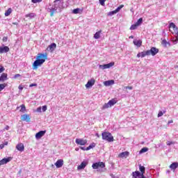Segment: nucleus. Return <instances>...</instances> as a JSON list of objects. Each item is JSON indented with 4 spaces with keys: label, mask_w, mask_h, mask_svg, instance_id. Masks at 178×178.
Wrapping results in <instances>:
<instances>
[{
    "label": "nucleus",
    "mask_w": 178,
    "mask_h": 178,
    "mask_svg": "<svg viewBox=\"0 0 178 178\" xmlns=\"http://www.w3.org/2000/svg\"><path fill=\"white\" fill-rule=\"evenodd\" d=\"M159 52V49H156V47H152L149 50L143 51L142 58H145V56H149V55H152V56H155V55H156V54H158Z\"/></svg>",
    "instance_id": "1"
},
{
    "label": "nucleus",
    "mask_w": 178,
    "mask_h": 178,
    "mask_svg": "<svg viewBox=\"0 0 178 178\" xmlns=\"http://www.w3.org/2000/svg\"><path fill=\"white\" fill-rule=\"evenodd\" d=\"M102 137L103 140L108 141V143H112L113 141V136L109 132L104 131L102 134Z\"/></svg>",
    "instance_id": "2"
},
{
    "label": "nucleus",
    "mask_w": 178,
    "mask_h": 178,
    "mask_svg": "<svg viewBox=\"0 0 178 178\" xmlns=\"http://www.w3.org/2000/svg\"><path fill=\"white\" fill-rule=\"evenodd\" d=\"M54 8L57 12H61V10L63 9V1L60 0L54 1V5H53Z\"/></svg>",
    "instance_id": "3"
},
{
    "label": "nucleus",
    "mask_w": 178,
    "mask_h": 178,
    "mask_svg": "<svg viewBox=\"0 0 178 178\" xmlns=\"http://www.w3.org/2000/svg\"><path fill=\"white\" fill-rule=\"evenodd\" d=\"M45 62V59H41V58H37L36 60L33 62V70H35L36 69L38 68V66H41L42 63Z\"/></svg>",
    "instance_id": "4"
},
{
    "label": "nucleus",
    "mask_w": 178,
    "mask_h": 178,
    "mask_svg": "<svg viewBox=\"0 0 178 178\" xmlns=\"http://www.w3.org/2000/svg\"><path fill=\"white\" fill-rule=\"evenodd\" d=\"M118 102L115 99H112L111 100L108 101V103H106L102 106V109H108V108H111V106H113Z\"/></svg>",
    "instance_id": "5"
},
{
    "label": "nucleus",
    "mask_w": 178,
    "mask_h": 178,
    "mask_svg": "<svg viewBox=\"0 0 178 178\" xmlns=\"http://www.w3.org/2000/svg\"><path fill=\"white\" fill-rule=\"evenodd\" d=\"M47 12H49V13H50L51 17H53V16H54V15H55V13H58V11L56 10L54 5H51V4L47 8Z\"/></svg>",
    "instance_id": "6"
},
{
    "label": "nucleus",
    "mask_w": 178,
    "mask_h": 178,
    "mask_svg": "<svg viewBox=\"0 0 178 178\" xmlns=\"http://www.w3.org/2000/svg\"><path fill=\"white\" fill-rule=\"evenodd\" d=\"M92 168L93 169H98V168H105V163L104 162H98V163H95L92 165Z\"/></svg>",
    "instance_id": "7"
},
{
    "label": "nucleus",
    "mask_w": 178,
    "mask_h": 178,
    "mask_svg": "<svg viewBox=\"0 0 178 178\" xmlns=\"http://www.w3.org/2000/svg\"><path fill=\"white\" fill-rule=\"evenodd\" d=\"M114 65L115 63H109L108 64L99 65V67L102 69V70H104V69H109L110 67H112Z\"/></svg>",
    "instance_id": "8"
},
{
    "label": "nucleus",
    "mask_w": 178,
    "mask_h": 178,
    "mask_svg": "<svg viewBox=\"0 0 178 178\" xmlns=\"http://www.w3.org/2000/svg\"><path fill=\"white\" fill-rule=\"evenodd\" d=\"M75 143L78 145H86V144H87V140L76 138Z\"/></svg>",
    "instance_id": "9"
},
{
    "label": "nucleus",
    "mask_w": 178,
    "mask_h": 178,
    "mask_svg": "<svg viewBox=\"0 0 178 178\" xmlns=\"http://www.w3.org/2000/svg\"><path fill=\"white\" fill-rule=\"evenodd\" d=\"M10 161H12V157L4 158L0 160V166H2V165H6V163H8Z\"/></svg>",
    "instance_id": "10"
},
{
    "label": "nucleus",
    "mask_w": 178,
    "mask_h": 178,
    "mask_svg": "<svg viewBox=\"0 0 178 178\" xmlns=\"http://www.w3.org/2000/svg\"><path fill=\"white\" fill-rule=\"evenodd\" d=\"M55 49H56V43H51L47 48V51H48L49 52H54V51H55Z\"/></svg>",
    "instance_id": "11"
},
{
    "label": "nucleus",
    "mask_w": 178,
    "mask_h": 178,
    "mask_svg": "<svg viewBox=\"0 0 178 178\" xmlns=\"http://www.w3.org/2000/svg\"><path fill=\"white\" fill-rule=\"evenodd\" d=\"M95 84V79H92L88 81V83L86 84V88H90L92 87Z\"/></svg>",
    "instance_id": "12"
},
{
    "label": "nucleus",
    "mask_w": 178,
    "mask_h": 178,
    "mask_svg": "<svg viewBox=\"0 0 178 178\" xmlns=\"http://www.w3.org/2000/svg\"><path fill=\"white\" fill-rule=\"evenodd\" d=\"M45 133H47V131H40L38 132L35 134V138L37 140H40V138H41V137H43V136L45 135Z\"/></svg>",
    "instance_id": "13"
},
{
    "label": "nucleus",
    "mask_w": 178,
    "mask_h": 178,
    "mask_svg": "<svg viewBox=\"0 0 178 178\" xmlns=\"http://www.w3.org/2000/svg\"><path fill=\"white\" fill-rule=\"evenodd\" d=\"M87 165H88V162L87 161H83L81 165H79L77 167L78 170H81L83 169H84L86 168V166H87Z\"/></svg>",
    "instance_id": "14"
},
{
    "label": "nucleus",
    "mask_w": 178,
    "mask_h": 178,
    "mask_svg": "<svg viewBox=\"0 0 178 178\" xmlns=\"http://www.w3.org/2000/svg\"><path fill=\"white\" fill-rule=\"evenodd\" d=\"M9 51H10V49L8 46L0 47V54H6L7 52H9Z\"/></svg>",
    "instance_id": "15"
},
{
    "label": "nucleus",
    "mask_w": 178,
    "mask_h": 178,
    "mask_svg": "<svg viewBox=\"0 0 178 178\" xmlns=\"http://www.w3.org/2000/svg\"><path fill=\"white\" fill-rule=\"evenodd\" d=\"M21 118H22V120H23L24 122H30L31 120V118H30V115H29L28 114H24L22 115H21Z\"/></svg>",
    "instance_id": "16"
},
{
    "label": "nucleus",
    "mask_w": 178,
    "mask_h": 178,
    "mask_svg": "<svg viewBox=\"0 0 178 178\" xmlns=\"http://www.w3.org/2000/svg\"><path fill=\"white\" fill-rule=\"evenodd\" d=\"M142 177H143V174L139 171H135L132 172V177L134 178H138Z\"/></svg>",
    "instance_id": "17"
},
{
    "label": "nucleus",
    "mask_w": 178,
    "mask_h": 178,
    "mask_svg": "<svg viewBox=\"0 0 178 178\" xmlns=\"http://www.w3.org/2000/svg\"><path fill=\"white\" fill-rule=\"evenodd\" d=\"M6 80H8V74H1V75L0 76V82L3 83V81H6Z\"/></svg>",
    "instance_id": "18"
},
{
    "label": "nucleus",
    "mask_w": 178,
    "mask_h": 178,
    "mask_svg": "<svg viewBox=\"0 0 178 178\" xmlns=\"http://www.w3.org/2000/svg\"><path fill=\"white\" fill-rule=\"evenodd\" d=\"M56 167L59 169V168H62L63 166V160L59 159L55 163Z\"/></svg>",
    "instance_id": "19"
},
{
    "label": "nucleus",
    "mask_w": 178,
    "mask_h": 178,
    "mask_svg": "<svg viewBox=\"0 0 178 178\" xmlns=\"http://www.w3.org/2000/svg\"><path fill=\"white\" fill-rule=\"evenodd\" d=\"M16 149L18 151H20L21 152H23V151H24V145H23V143H19L18 145H16Z\"/></svg>",
    "instance_id": "20"
},
{
    "label": "nucleus",
    "mask_w": 178,
    "mask_h": 178,
    "mask_svg": "<svg viewBox=\"0 0 178 178\" xmlns=\"http://www.w3.org/2000/svg\"><path fill=\"white\" fill-rule=\"evenodd\" d=\"M113 84H115V81L113 80H108L104 82V85L106 86V87L113 86Z\"/></svg>",
    "instance_id": "21"
},
{
    "label": "nucleus",
    "mask_w": 178,
    "mask_h": 178,
    "mask_svg": "<svg viewBox=\"0 0 178 178\" xmlns=\"http://www.w3.org/2000/svg\"><path fill=\"white\" fill-rule=\"evenodd\" d=\"M178 168V163L177 162H174L170 165V169L172 170H176Z\"/></svg>",
    "instance_id": "22"
},
{
    "label": "nucleus",
    "mask_w": 178,
    "mask_h": 178,
    "mask_svg": "<svg viewBox=\"0 0 178 178\" xmlns=\"http://www.w3.org/2000/svg\"><path fill=\"white\" fill-rule=\"evenodd\" d=\"M47 56H48V55H47V54H38L37 59H44V62H45V59H47Z\"/></svg>",
    "instance_id": "23"
},
{
    "label": "nucleus",
    "mask_w": 178,
    "mask_h": 178,
    "mask_svg": "<svg viewBox=\"0 0 178 178\" xmlns=\"http://www.w3.org/2000/svg\"><path fill=\"white\" fill-rule=\"evenodd\" d=\"M139 170L140 173L142 174V176H144V173H145V167L141 165V164L139 165Z\"/></svg>",
    "instance_id": "24"
},
{
    "label": "nucleus",
    "mask_w": 178,
    "mask_h": 178,
    "mask_svg": "<svg viewBox=\"0 0 178 178\" xmlns=\"http://www.w3.org/2000/svg\"><path fill=\"white\" fill-rule=\"evenodd\" d=\"M129 152H123L119 154L120 158H124V156H129Z\"/></svg>",
    "instance_id": "25"
},
{
    "label": "nucleus",
    "mask_w": 178,
    "mask_h": 178,
    "mask_svg": "<svg viewBox=\"0 0 178 178\" xmlns=\"http://www.w3.org/2000/svg\"><path fill=\"white\" fill-rule=\"evenodd\" d=\"M134 44L136 47H141L143 42L141 40H134Z\"/></svg>",
    "instance_id": "26"
},
{
    "label": "nucleus",
    "mask_w": 178,
    "mask_h": 178,
    "mask_svg": "<svg viewBox=\"0 0 178 178\" xmlns=\"http://www.w3.org/2000/svg\"><path fill=\"white\" fill-rule=\"evenodd\" d=\"M25 17H29V19H33V17H35V13H31L29 14H26L25 15Z\"/></svg>",
    "instance_id": "27"
},
{
    "label": "nucleus",
    "mask_w": 178,
    "mask_h": 178,
    "mask_svg": "<svg viewBox=\"0 0 178 178\" xmlns=\"http://www.w3.org/2000/svg\"><path fill=\"white\" fill-rule=\"evenodd\" d=\"M162 45H163V47H165L166 48V47H170V43L168 41H166V40H163L161 42Z\"/></svg>",
    "instance_id": "28"
},
{
    "label": "nucleus",
    "mask_w": 178,
    "mask_h": 178,
    "mask_svg": "<svg viewBox=\"0 0 178 178\" xmlns=\"http://www.w3.org/2000/svg\"><path fill=\"white\" fill-rule=\"evenodd\" d=\"M100 34H101V31L96 32L94 35V38L95 40H98L101 37Z\"/></svg>",
    "instance_id": "29"
},
{
    "label": "nucleus",
    "mask_w": 178,
    "mask_h": 178,
    "mask_svg": "<svg viewBox=\"0 0 178 178\" xmlns=\"http://www.w3.org/2000/svg\"><path fill=\"white\" fill-rule=\"evenodd\" d=\"M95 147V143H92L88 147H86V151H90V149L94 148Z\"/></svg>",
    "instance_id": "30"
},
{
    "label": "nucleus",
    "mask_w": 178,
    "mask_h": 178,
    "mask_svg": "<svg viewBox=\"0 0 178 178\" xmlns=\"http://www.w3.org/2000/svg\"><path fill=\"white\" fill-rule=\"evenodd\" d=\"M147 151L148 147H143L140 150L139 154H144V152H147Z\"/></svg>",
    "instance_id": "31"
},
{
    "label": "nucleus",
    "mask_w": 178,
    "mask_h": 178,
    "mask_svg": "<svg viewBox=\"0 0 178 178\" xmlns=\"http://www.w3.org/2000/svg\"><path fill=\"white\" fill-rule=\"evenodd\" d=\"M12 13V8H8L5 13V16L8 17Z\"/></svg>",
    "instance_id": "32"
},
{
    "label": "nucleus",
    "mask_w": 178,
    "mask_h": 178,
    "mask_svg": "<svg viewBox=\"0 0 178 178\" xmlns=\"http://www.w3.org/2000/svg\"><path fill=\"white\" fill-rule=\"evenodd\" d=\"M80 8H75L72 10V13H74V15H77L80 13Z\"/></svg>",
    "instance_id": "33"
},
{
    "label": "nucleus",
    "mask_w": 178,
    "mask_h": 178,
    "mask_svg": "<svg viewBox=\"0 0 178 178\" xmlns=\"http://www.w3.org/2000/svg\"><path fill=\"white\" fill-rule=\"evenodd\" d=\"M122 8H124V5H120L115 10L118 13V12H120V9H122Z\"/></svg>",
    "instance_id": "34"
},
{
    "label": "nucleus",
    "mask_w": 178,
    "mask_h": 178,
    "mask_svg": "<svg viewBox=\"0 0 178 178\" xmlns=\"http://www.w3.org/2000/svg\"><path fill=\"white\" fill-rule=\"evenodd\" d=\"M116 13H117L116 10H113V11H110V12L107 14V15H108V16H113V15H116Z\"/></svg>",
    "instance_id": "35"
},
{
    "label": "nucleus",
    "mask_w": 178,
    "mask_h": 178,
    "mask_svg": "<svg viewBox=\"0 0 178 178\" xmlns=\"http://www.w3.org/2000/svg\"><path fill=\"white\" fill-rule=\"evenodd\" d=\"M137 27H138V26L135 23L131 26L130 30H136Z\"/></svg>",
    "instance_id": "36"
},
{
    "label": "nucleus",
    "mask_w": 178,
    "mask_h": 178,
    "mask_svg": "<svg viewBox=\"0 0 178 178\" xmlns=\"http://www.w3.org/2000/svg\"><path fill=\"white\" fill-rule=\"evenodd\" d=\"M143 23V18H140L139 19H138V21L136 22V24L138 26H140V24Z\"/></svg>",
    "instance_id": "37"
},
{
    "label": "nucleus",
    "mask_w": 178,
    "mask_h": 178,
    "mask_svg": "<svg viewBox=\"0 0 178 178\" xmlns=\"http://www.w3.org/2000/svg\"><path fill=\"white\" fill-rule=\"evenodd\" d=\"M6 87V83L0 84V91H2Z\"/></svg>",
    "instance_id": "38"
},
{
    "label": "nucleus",
    "mask_w": 178,
    "mask_h": 178,
    "mask_svg": "<svg viewBox=\"0 0 178 178\" xmlns=\"http://www.w3.org/2000/svg\"><path fill=\"white\" fill-rule=\"evenodd\" d=\"M163 113H166V111H164L163 112L159 111L158 113V118H161V116H163Z\"/></svg>",
    "instance_id": "39"
},
{
    "label": "nucleus",
    "mask_w": 178,
    "mask_h": 178,
    "mask_svg": "<svg viewBox=\"0 0 178 178\" xmlns=\"http://www.w3.org/2000/svg\"><path fill=\"white\" fill-rule=\"evenodd\" d=\"M169 27L170 29H175L176 27V24H175L173 22H171L170 23Z\"/></svg>",
    "instance_id": "40"
},
{
    "label": "nucleus",
    "mask_w": 178,
    "mask_h": 178,
    "mask_svg": "<svg viewBox=\"0 0 178 178\" xmlns=\"http://www.w3.org/2000/svg\"><path fill=\"white\" fill-rule=\"evenodd\" d=\"M33 3H38L40 2H42V0H31Z\"/></svg>",
    "instance_id": "41"
},
{
    "label": "nucleus",
    "mask_w": 178,
    "mask_h": 178,
    "mask_svg": "<svg viewBox=\"0 0 178 178\" xmlns=\"http://www.w3.org/2000/svg\"><path fill=\"white\" fill-rule=\"evenodd\" d=\"M24 111H26V106H25L24 104H22V105L21 106L20 112H24Z\"/></svg>",
    "instance_id": "42"
},
{
    "label": "nucleus",
    "mask_w": 178,
    "mask_h": 178,
    "mask_svg": "<svg viewBox=\"0 0 178 178\" xmlns=\"http://www.w3.org/2000/svg\"><path fill=\"white\" fill-rule=\"evenodd\" d=\"M124 90H133V86H124Z\"/></svg>",
    "instance_id": "43"
},
{
    "label": "nucleus",
    "mask_w": 178,
    "mask_h": 178,
    "mask_svg": "<svg viewBox=\"0 0 178 178\" xmlns=\"http://www.w3.org/2000/svg\"><path fill=\"white\" fill-rule=\"evenodd\" d=\"M105 1L106 0H99V3L102 5V6H104L105 5Z\"/></svg>",
    "instance_id": "44"
},
{
    "label": "nucleus",
    "mask_w": 178,
    "mask_h": 178,
    "mask_svg": "<svg viewBox=\"0 0 178 178\" xmlns=\"http://www.w3.org/2000/svg\"><path fill=\"white\" fill-rule=\"evenodd\" d=\"M47 106H43L42 107V112H46V111H47Z\"/></svg>",
    "instance_id": "45"
},
{
    "label": "nucleus",
    "mask_w": 178,
    "mask_h": 178,
    "mask_svg": "<svg viewBox=\"0 0 178 178\" xmlns=\"http://www.w3.org/2000/svg\"><path fill=\"white\" fill-rule=\"evenodd\" d=\"M137 58H143V51L137 54Z\"/></svg>",
    "instance_id": "46"
},
{
    "label": "nucleus",
    "mask_w": 178,
    "mask_h": 178,
    "mask_svg": "<svg viewBox=\"0 0 178 178\" xmlns=\"http://www.w3.org/2000/svg\"><path fill=\"white\" fill-rule=\"evenodd\" d=\"M4 71H5V67L0 65V73H2V72H4Z\"/></svg>",
    "instance_id": "47"
},
{
    "label": "nucleus",
    "mask_w": 178,
    "mask_h": 178,
    "mask_svg": "<svg viewBox=\"0 0 178 178\" xmlns=\"http://www.w3.org/2000/svg\"><path fill=\"white\" fill-rule=\"evenodd\" d=\"M3 42H6L8 41V36H4L3 38Z\"/></svg>",
    "instance_id": "48"
},
{
    "label": "nucleus",
    "mask_w": 178,
    "mask_h": 178,
    "mask_svg": "<svg viewBox=\"0 0 178 178\" xmlns=\"http://www.w3.org/2000/svg\"><path fill=\"white\" fill-rule=\"evenodd\" d=\"M172 42H173L174 44H177V42H178V37H177V39H176V40H172Z\"/></svg>",
    "instance_id": "49"
},
{
    "label": "nucleus",
    "mask_w": 178,
    "mask_h": 178,
    "mask_svg": "<svg viewBox=\"0 0 178 178\" xmlns=\"http://www.w3.org/2000/svg\"><path fill=\"white\" fill-rule=\"evenodd\" d=\"M17 77H22V75L20 74H17L14 76V79H17Z\"/></svg>",
    "instance_id": "50"
},
{
    "label": "nucleus",
    "mask_w": 178,
    "mask_h": 178,
    "mask_svg": "<svg viewBox=\"0 0 178 178\" xmlns=\"http://www.w3.org/2000/svg\"><path fill=\"white\" fill-rule=\"evenodd\" d=\"M173 30H174L175 34H176L177 33H178V28H177V26H175V28H173Z\"/></svg>",
    "instance_id": "51"
},
{
    "label": "nucleus",
    "mask_w": 178,
    "mask_h": 178,
    "mask_svg": "<svg viewBox=\"0 0 178 178\" xmlns=\"http://www.w3.org/2000/svg\"><path fill=\"white\" fill-rule=\"evenodd\" d=\"M172 144H175V143L172 142V141H168L167 142V145H172Z\"/></svg>",
    "instance_id": "52"
},
{
    "label": "nucleus",
    "mask_w": 178,
    "mask_h": 178,
    "mask_svg": "<svg viewBox=\"0 0 178 178\" xmlns=\"http://www.w3.org/2000/svg\"><path fill=\"white\" fill-rule=\"evenodd\" d=\"M29 87H37V83H31Z\"/></svg>",
    "instance_id": "53"
},
{
    "label": "nucleus",
    "mask_w": 178,
    "mask_h": 178,
    "mask_svg": "<svg viewBox=\"0 0 178 178\" xmlns=\"http://www.w3.org/2000/svg\"><path fill=\"white\" fill-rule=\"evenodd\" d=\"M83 151H87V148L86 147H80Z\"/></svg>",
    "instance_id": "54"
},
{
    "label": "nucleus",
    "mask_w": 178,
    "mask_h": 178,
    "mask_svg": "<svg viewBox=\"0 0 178 178\" xmlns=\"http://www.w3.org/2000/svg\"><path fill=\"white\" fill-rule=\"evenodd\" d=\"M36 112H41V107H38L36 110Z\"/></svg>",
    "instance_id": "55"
},
{
    "label": "nucleus",
    "mask_w": 178,
    "mask_h": 178,
    "mask_svg": "<svg viewBox=\"0 0 178 178\" xmlns=\"http://www.w3.org/2000/svg\"><path fill=\"white\" fill-rule=\"evenodd\" d=\"M18 88H19V90H23V86L20 85V86H19Z\"/></svg>",
    "instance_id": "56"
},
{
    "label": "nucleus",
    "mask_w": 178,
    "mask_h": 178,
    "mask_svg": "<svg viewBox=\"0 0 178 178\" xmlns=\"http://www.w3.org/2000/svg\"><path fill=\"white\" fill-rule=\"evenodd\" d=\"M172 122H173V120H170V121L168 122V124H170V123H172Z\"/></svg>",
    "instance_id": "57"
},
{
    "label": "nucleus",
    "mask_w": 178,
    "mask_h": 178,
    "mask_svg": "<svg viewBox=\"0 0 178 178\" xmlns=\"http://www.w3.org/2000/svg\"><path fill=\"white\" fill-rule=\"evenodd\" d=\"M6 130H9V126H6L5 128Z\"/></svg>",
    "instance_id": "58"
},
{
    "label": "nucleus",
    "mask_w": 178,
    "mask_h": 178,
    "mask_svg": "<svg viewBox=\"0 0 178 178\" xmlns=\"http://www.w3.org/2000/svg\"><path fill=\"white\" fill-rule=\"evenodd\" d=\"M95 136H96V137L99 138V134H98V133L95 134Z\"/></svg>",
    "instance_id": "59"
},
{
    "label": "nucleus",
    "mask_w": 178,
    "mask_h": 178,
    "mask_svg": "<svg viewBox=\"0 0 178 178\" xmlns=\"http://www.w3.org/2000/svg\"><path fill=\"white\" fill-rule=\"evenodd\" d=\"M0 148H1V149H2V148H3V145H1Z\"/></svg>",
    "instance_id": "60"
},
{
    "label": "nucleus",
    "mask_w": 178,
    "mask_h": 178,
    "mask_svg": "<svg viewBox=\"0 0 178 178\" xmlns=\"http://www.w3.org/2000/svg\"><path fill=\"white\" fill-rule=\"evenodd\" d=\"M170 171H169V170H167V173H170Z\"/></svg>",
    "instance_id": "61"
},
{
    "label": "nucleus",
    "mask_w": 178,
    "mask_h": 178,
    "mask_svg": "<svg viewBox=\"0 0 178 178\" xmlns=\"http://www.w3.org/2000/svg\"><path fill=\"white\" fill-rule=\"evenodd\" d=\"M130 38H133V36H131Z\"/></svg>",
    "instance_id": "62"
},
{
    "label": "nucleus",
    "mask_w": 178,
    "mask_h": 178,
    "mask_svg": "<svg viewBox=\"0 0 178 178\" xmlns=\"http://www.w3.org/2000/svg\"><path fill=\"white\" fill-rule=\"evenodd\" d=\"M177 67H178V65L177 66Z\"/></svg>",
    "instance_id": "63"
}]
</instances>
